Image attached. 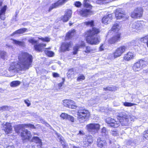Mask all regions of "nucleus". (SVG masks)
Returning a JSON list of instances; mask_svg holds the SVG:
<instances>
[{
  "label": "nucleus",
  "mask_w": 148,
  "mask_h": 148,
  "mask_svg": "<svg viewBox=\"0 0 148 148\" xmlns=\"http://www.w3.org/2000/svg\"><path fill=\"white\" fill-rule=\"evenodd\" d=\"M18 62L12 64L9 68L10 71L15 69L16 70L25 71L32 66L33 57L29 53L22 52L19 53L18 56Z\"/></svg>",
  "instance_id": "obj_1"
},
{
  "label": "nucleus",
  "mask_w": 148,
  "mask_h": 148,
  "mask_svg": "<svg viewBox=\"0 0 148 148\" xmlns=\"http://www.w3.org/2000/svg\"><path fill=\"white\" fill-rule=\"evenodd\" d=\"M18 62L12 64L9 68L10 71L15 69L16 70L25 71L32 66L33 57L29 53L22 52L19 53L18 56Z\"/></svg>",
  "instance_id": "obj_2"
},
{
  "label": "nucleus",
  "mask_w": 148,
  "mask_h": 148,
  "mask_svg": "<svg viewBox=\"0 0 148 148\" xmlns=\"http://www.w3.org/2000/svg\"><path fill=\"white\" fill-rule=\"evenodd\" d=\"M99 32L98 29L93 27L92 30L87 31L86 38L87 42L91 45H97L99 43L100 39L99 37L97 35Z\"/></svg>",
  "instance_id": "obj_3"
},
{
  "label": "nucleus",
  "mask_w": 148,
  "mask_h": 148,
  "mask_svg": "<svg viewBox=\"0 0 148 148\" xmlns=\"http://www.w3.org/2000/svg\"><path fill=\"white\" fill-rule=\"evenodd\" d=\"M127 49V47L122 46L118 48L112 54H110L108 55V58L111 60L121 56L124 53Z\"/></svg>",
  "instance_id": "obj_4"
},
{
  "label": "nucleus",
  "mask_w": 148,
  "mask_h": 148,
  "mask_svg": "<svg viewBox=\"0 0 148 148\" xmlns=\"http://www.w3.org/2000/svg\"><path fill=\"white\" fill-rule=\"evenodd\" d=\"M117 119L119 121V123L122 125L128 126L130 124V116L125 113L120 112L117 114Z\"/></svg>",
  "instance_id": "obj_5"
},
{
  "label": "nucleus",
  "mask_w": 148,
  "mask_h": 148,
  "mask_svg": "<svg viewBox=\"0 0 148 148\" xmlns=\"http://www.w3.org/2000/svg\"><path fill=\"white\" fill-rule=\"evenodd\" d=\"M77 115L79 121L82 123L85 121L86 119H88L90 114L88 110L81 108L78 111Z\"/></svg>",
  "instance_id": "obj_6"
},
{
  "label": "nucleus",
  "mask_w": 148,
  "mask_h": 148,
  "mask_svg": "<svg viewBox=\"0 0 148 148\" xmlns=\"http://www.w3.org/2000/svg\"><path fill=\"white\" fill-rule=\"evenodd\" d=\"M147 63V61L140 60L134 64L132 67L133 69L135 72L139 71L145 67Z\"/></svg>",
  "instance_id": "obj_7"
},
{
  "label": "nucleus",
  "mask_w": 148,
  "mask_h": 148,
  "mask_svg": "<svg viewBox=\"0 0 148 148\" xmlns=\"http://www.w3.org/2000/svg\"><path fill=\"white\" fill-rule=\"evenodd\" d=\"M144 26V23L143 21H138L133 23L130 28L132 31L137 32L142 29Z\"/></svg>",
  "instance_id": "obj_8"
},
{
  "label": "nucleus",
  "mask_w": 148,
  "mask_h": 148,
  "mask_svg": "<svg viewBox=\"0 0 148 148\" xmlns=\"http://www.w3.org/2000/svg\"><path fill=\"white\" fill-rule=\"evenodd\" d=\"M100 126L97 123H90L86 126V129L89 132L92 134L97 133L99 129Z\"/></svg>",
  "instance_id": "obj_9"
},
{
  "label": "nucleus",
  "mask_w": 148,
  "mask_h": 148,
  "mask_svg": "<svg viewBox=\"0 0 148 148\" xmlns=\"http://www.w3.org/2000/svg\"><path fill=\"white\" fill-rule=\"evenodd\" d=\"M143 10L142 8H138L135 9L131 12V16L133 18H138L142 16Z\"/></svg>",
  "instance_id": "obj_10"
},
{
  "label": "nucleus",
  "mask_w": 148,
  "mask_h": 148,
  "mask_svg": "<svg viewBox=\"0 0 148 148\" xmlns=\"http://www.w3.org/2000/svg\"><path fill=\"white\" fill-rule=\"evenodd\" d=\"M81 47H82L84 49V51L87 53H93L94 52L93 49H92L90 47H85L84 42H82L81 45H76L75 47V55L77 53V52L78 51V49Z\"/></svg>",
  "instance_id": "obj_11"
},
{
  "label": "nucleus",
  "mask_w": 148,
  "mask_h": 148,
  "mask_svg": "<svg viewBox=\"0 0 148 148\" xmlns=\"http://www.w3.org/2000/svg\"><path fill=\"white\" fill-rule=\"evenodd\" d=\"M106 121L108 125L111 127H117L120 125L119 121H116L114 119L110 117L106 119Z\"/></svg>",
  "instance_id": "obj_12"
},
{
  "label": "nucleus",
  "mask_w": 148,
  "mask_h": 148,
  "mask_svg": "<svg viewBox=\"0 0 148 148\" xmlns=\"http://www.w3.org/2000/svg\"><path fill=\"white\" fill-rule=\"evenodd\" d=\"M93 142L92 136L91 135H86L84 138L82 145L84 147H87L89 144Z\"/></svg>",
  "instance_id": "obj_13"
},
{
  "label": "nucleus",
  "mask_w": 148,
  "mask_h": 148,
  "mask_svg": "<svg viewBox=\"0 0 148 148\" xmlns=\"http://www.w3.org/2000/svg\"><path fill=\"white\" fill-rule=\"evenodd\" d=\"M121 34L120 33H114L113 36L108 40L110 44H114L120 40Z\"/></svg>",
  "instance_id": "obj_14"
},
{
  "label": "nucleus",
  "mask_w": 148,
  "mask_h": 148,
  "mask_svg": "<svg viewBox=\"0 0 148 148\" xmlns=\"http://www.w3.org/2000/svg\"><path fill=\"white\" fill-rule=\"evenodd\" d=\"M2 129L6 134L12 133V128L11 123L8 122H4L3 124Z\"/></svg>",
  "instance_id": "obj_15"
},
{
  "label": "nucleus",
  "mask_w": 148,
  "mask_h": 148,
  "mask_svg": "<svg viewBox=\"0 0 148 148\" xmlns=\"http://www.w3.org/2000/svg\"><path fill=\"white\" fill-rule=\"evenodd\" d=\"M98 146L101 148H104L106 147L107 143L105 139L103 138L99 137L97 140Z\"/></svg>",
  "instance_id": "obj_16"
},
{
  "label": "nucleus",
  "mask_w": 148,
  "mask_h": 148,
  "mask_svg": "<svg viewBox=\"0 0 148 148\" xmlns=\"http://www.w3.org/2000/svg\"><path fill=\"white\" fill-rule=\"evenodd\" d=\"M121 28L120 25L117 23H115L112 26L111 30L109 31L108 32V35L113 33H119V31Z\"/></svg>",
  "instance_id": "obj_17"
},
{
  "label": "nucleus",
  "mask_w": 148,
  "mask_h": 148,
  "mask_svg": "<svg viewBox=\"0 0 148 148\" xmlns=\"http://www.w3.org/2000/svg\"><path fill=\"white\" fill-rule=\"evenodd\" d=\"M72 45V44L71 42L63 43L60 48L61 51L64 52L69 51V48L71 47Z\"/></svg>",
  "instance_id": "obj_18"
},
{
  "label": "nucleus",
  "mask_w": 148,
  "mask_h": 148,
  "mask_svg": "<svg viewBox=\"0 0 148 148\" xmlns=\"http://www.w3.org/2000/svg\"><path fill=\"white\" fill-rule=\"evenodd\" d=\"M21 136L23 139H29L32 137L30 132L27 130H23L21 133Z\"/></svg>",
  "instance_id": "obj_19"
},
{
  "label": "nucleus",
  "mask_w": 148,
  "mask_h": 148,
  "mask_svg": "<svg viewBox=\"0 0 148 148\" xmlns=\"http://www.w3.org/2000/svg\"><path fill=\"white\" fill-rule=\"evenodd\" d=\"M2 4V2H0V19L2 20H4L5 18L4 15L6 10L7 6L5 5L1 8Z\"/></svg>",
  "instance_id": "obj_20"
},
{
  "label": "nucleus",
  "mask_w": 148,
  "mask_h": 148,
  "mask_svg": "<svg viewBox=\"0 0 148 148\" xmlns=\"http://www.w3.org/2000/svg\"><path fill=\"white\" fill-rule=\"evenodd\" d=\"M135 55L133 52H129L124 55L123 59L126 61H129L134 59Z\"/></svg>",
  "instance_id": "obj_21"
},
{
  "label": "nucleus",
  "mask_w": 148,
  "mask_h": 148,
  "mask_svg": "<svg viewBox=\"0 0 148 148\" xmlns=\"http://www.w3.org/2000/svg\"><path fill=\"white\" fill-rule=\"evenodd\" d=\"M73 101L71 100L65 99L63 101V104L69 108L73 109L74 108Z\"/></svg>",
  "instance_id": "obj_22"
},
{
  "label": "nucleus",
  "mask_w": 148,
  "mask_h": 148,
  "mask_svg": "<svg viewBox=\"0 0 148 148\" xmlns=\"http://www.w3.org/2000/svg\"><path fill=\"white\" fill-rule=\"evenodd\" d=\"M115 15L117 19H121L122 18H125V15L121 9L116 10Z\"/></svg>",
  "instance_id": "obj_23"
},
{
  "label": "nucleus",
  "mask_w": 148,
  "mask_h": 148,
  "mask_svg": "<svg viewBox=\"0 0 148 148\" xmlns=\"http://www.w3.org/2000/svg\"><path fill=\"white\" fill-rule=\"evenodd\" d=\"M46 46V44L43 43H40L38 44H36L34 45L35 50L36 51L40 52H41L44 49V47Z\"/></svg>",
  "instance_id": "obj_24"
},
{
  "label": "nucleus",
  "mask_w": 148,
  "mask_h": 148,
  "mask_svg": "<svg viewBox=\"0 0 148 148\" xmlns=\"http://www.w3.org/2000/svg\"><path fill=\"white\" fill-rule=\"evenodd\" d=\"M112 19V15L111 14H108V15L105 16L102 19V21L103 23L107 24Z\"/></svg>",
  "instance_id": "obj_25"
},
{
  "label": "nucleus",
  "mask_w": 148,
  "mask_h": 148,
  "mask_svg": "<svg viewBox=\"0 0 148 148\" xmlns=\"http://www.w3.org/2000/svg\"><path fill=\"white\" fill-rule=\"evenodd\" d=\"M71 14L72 12L71 10H67L64 16L62 18L63 21L66 22L68 21L71 17Z\"/></svg>",
  "instance_id": "obj_26"
},
{
  "label": "nucleus",
  "mask_w": 148,
  "mask_h": 148,
  "mask_svg": "<svg viewBox=\"0 0 148 148\" xmlns=\"http://www.w3.org/2000/svg\"><path fill=\"white\" fill-rule=\"evenodd\" d=\"M74 36V29H73L69 32L66 34L65 40H70L73 38Z\"/></svg>",
  "instance_id": "obj_27"
},
{
  "label": "nucleus",
  "mask_w": 148,
  "mask_h": 148,
  "mask_svg": "<svg viewBox=\"0 0 148 148\" xmlns=\"http://www.w3.org/2000/svg\"><path fill=\"white\" fill-rule=\"evenodd\" d=\"M60 117L63 119H68L72 122L74 121V118L73 116L68 115L65 113H62L60 115Z\"/></svg>",
  "instance_id": "obj_28"
},
{
  "label": "nucleus",
  "mask_w": 148,
  "mask_h": 148,
  "mask_svg": "<svg viewBox=\"0 0 148 148\" xmlns=\"http://www.w3.org/2000/svg\"><path fill=\"white\" fill-rule=\"evenodd\" d=\"M33 141L34 142L36 143L37 146L39 148L41 147L42 143L41 140L38 137L34 136L32 138Z\"/></svg>",
  "instance_id": "obj_29"
},
{
  "label": "nucleus",
  "mask_w": 148,
  "mask_h": 148,
  "mask_svg": "<svg viewBox=\"0 0 148 148\" xmlns=\"http://www.w3.org/2000/svg\"><path fill=\"white\" fill-rule=\"evenodd\" d=\"M27 29L25 28H23L18 29L14 32L12 34V36H13L16 34H22L25 32L27 30Z\"/></svg>",
  "instance_id": "obj_30"
},
{
  "label": "nucleus",
  "mask_w": 148,
  "mask_h": 148,
  "mask_svg": "<svg viewBox=\"0 0 148 148\" xmlns=\"http://www.w3.org/2000/svg\"><path fill=\"white\" fill-rule=\"evenodd\" d=\"M91 11L90 10L85 9L82 10L80 13L83 16H87L90 14Z\"/></svg>",
  "instance_id": "obj_31"
},
{
  "label": "nucleus",
  "mask_w": 148,
  "mask_h": 148,
  "mask_svg": "<svg viewBox=\"0 0 148 148\" xmlns=\"http://www.w3.org/2000/svg\"><path fill=\"white\" fill-rule=\"evenodd\" d=\"M25 127L24 124L16 125L14 127V128L16 132L17 133L20 132V130Z\"/></svg>",
  "instance_id": "obj_32"
},
{
  "label": "nucleus",
  "mask_w": 148,
  "mask_h": 148,
  "mask_svg": "<svg viewBox=\"0 0 148 148\" xmlns=\"http://www.w3.org/2000/svg\"><path fill=\"white\" fill-rule=\"evenodd\" d=\"M21 82L19 81H14L11 82L10 83V86L11 87H14L19 86Z\"/></svg>",
  "instance_id": "obj_33"
},
{
  "label": "nucleus",
  "mask_w": 148,
  "mask_h": 148,
  "mask_svg": "<svg viewBox=\"0 0 148 148\" xmlns=\"http://www.w3.org/2000/svg\"><path fill=\"white\" fill-rule=\"evenodd\" d=\"M12 40H13L12 43L16 45L23 46L24 45V43L23 42L19 41L14 39H12Z\"/></svg>",
  "instance_id": "obj_34"
},
{
  "label": "nucleus",
  "mask_w": 148,
  "mask_h": 148,
  "mask_svg": "<svg viewBox=\"0 0 148 148\" xmlns=\"http://www.w3.org/2000/svg\"><path fill=\"white\" fill-rule=\"evenodd\" d=\"M50 49L51 47H50L48 48H45L46 50L45 51V53L48 56L52 57L54 55V53L52 51H49L47 50L48 49Z\"/></svg>",
  "instance_id": "obj_35"
},
{
  "label": "nucleus",
  "mask_w": 148,
  "mask_h": 148,
  "mask_svg": "<svg viewBox=\"0 0 148 148\" xmlns=\"http://www.w3.org/2000/svg\"><path fill=\"white\" fill-rule=\"evenodd\" d=\"M90 0H84V5L85 7L91 9L92 8V6L89 3V2H90Z\"/></svg>",
  "instance_id": "obj_36"
},
{
  "label": "nucleus",
  "mask_w": 148,
  "mask_h": 148,
  "mask_svg": "<svg viewBox=\"0 0 148 148\" xmlns=\"http://www.w3.org/2000/svg\"><path fill=\"white\" fill-rule=\"evenodd\" d=\"M58 139H59L62 145L64 147V148L66 147V145L65 142L64 138L60 136H58Z\"/></svg>",
  "instance_id": "obj_37"
},
{
  "label": "nucleus",
  "mask_w": 148,
  "mask_h": 148,
  "mask_svg": "<svg viewBox=\"0 0 148 148\" xmlns=\"http://www.w3.org/2000/svg\"><path fill=\"white\" fill-rule=\"evenodd\" d=\"M140 40L141 42L147 44L148 43V35L141 38Z\"/></svg>",
  "instance_id": "obj_38"
},
{
  "label": "nucleus",
  "mask_w": 148,
  "mask_h": 148,
  "mask_svg": "<svg viewBox=\"0 0 148 148\" xmlns=\"http://www.w3.org/2000/svg\"><path fill=\"white\" fill-rule=\"evenodd\" d=\"M101 133L102 136H105L108 134V132L105 127H103L101 130Z\"/></svg>",
  "instance_id": "obj_39"
},
{
  "label": "nucleus",
  "mask_w": 148,
  "mask_h": 148,
  "mask_svg": "<svg viewBox=\"0 0 148 148\" xmlns=\"http://www.w3.org/2000/svg\"><path fill=\"white\" fill-rule=\"evenodd\" d=\"M74 74V72L73 69H69L67 73V76L69 77H71V76L73 75Z\"/></svg>",
  "instance_id": "obj_40"
},
{
  "label": "nucleus",
  "mask_w": 148,
  "mask_h": 148,
  "mask_svg": "<svg viewBox=\"0 0 148 148\" xmlns=\"http://www.w3.org/2000/svg\"><path fill=\"white\" fill-rule=\"evenodd\" d=\"M84 24L87 26L92 27L93 26L94 21L92 20H91L90 21L86 22L84 23Z\"/></svg>",
  "instance_id": "obj_41"
},
{
  "label": "nucleus",
  "mask_w": 148,
  "mask_h": 148,
  "mask_svg": "<svg viewBox=\"0 0 148 148\" xmlns=\"http://www.w3.org/2000/svg\"><path fill=\"white\" fill-rule=\"evenodd\" d=\"M111 133L114 136H116L119 135V132L116 130H111Z\"/></svg>",
  "instance_id": "obj_42"
},
{
  "label": "nucleus",
  "mask_w": 148,
  "mask_h": 148,
  "mask_svg": "<svg viewBox=\"0 0 148 148\" xmlns=\"http://www.w3.org/2000/svg\"><path fill=\"white\" fill-rule=\"evenodd\" d=\"M123 105L125 106L131 107L134 105H136V104L130 102H125L124 103Z\"/></svg>",
  "instance_id": "obj_43"
},
{
  "label": "nucleus",
  "mask_w": 148,
  "mask_h": 148,
  "mask_svg": "<svg viewBox=\"0 0 148 148\" xmlns=\"http://www.w3.org/2000/svg\"><path fill=\"white\" fill-rule=\"evenodd\" d=\"M25 127H29L32 129H35L36 127L33 125L31 124H25Z\"/></svg>",
  "instance_id": "obj_44"
},
{
  "label": "nucleus",
  "mask_w": 148,
  "mask_h": 148,
  "mask_svg": "<svg viewBox=\"0 0 148 148\" xmlns=\"http://www.w3.org/2000/svg\"><path fill=\"white\" fill-rule=\"evenodd\" d=\"M143 135L145 138L147 139H148V129L143 132Z\"/></svg>",
  "instance_id": "obj_45"
},
{
  "label": "nucleus",
  "mask_w": 148,
  "mask_h": 148,
  "mask_svg": "<svg viewBox=\"0 0 148 148\" xmlns=\"http://www.w3.org/2000/svg\"><path fill=\"white\" fill-rule=\"evenodd\" d=\"M109 0H97L96 2L98 4H103L104 3L108 2Z\"/></svg>",
  "instance_id": "obj_46"
},
{
  "label": "nucleus",
  "mask_w": 148,
  "mask_h": 148,
  "mask_svg": "<svg viewBox=\"0 0 148 148\" xmlns=\"http://www.w3.org/2000/svg\"><path fill=\"white\" fill-rule=\"evenodd\" d=\"M28 41L29 42L32 43V45L36 44L37 42V40H34L33 38H30L28 40Z\"/></svg>",
  "instance_id": "obj_47"
},
{
  "label": "nucleus",
  "mask_w": 148,
  "mask_h": 148,
  "mask_svg": "<svg viewBox=\"0 0 148 148\" xmlns=\"http://www.w3.org/2000/svg\"><path fill=\"white\" fill-rule=\"evenodd\" d=\"M39 39L43 41H45L47 42H48L50 41V38L48 37H46L45 38H38Z\"/></svg>",
  "instance_id": "obj_48"
},
{
  "label": "nucleus",
  "mask_w": 148,
  "mask_h": 148,
  "mask_svg": "<svg viewBox=\"0 0 148 148\" xmlns=\"http://www.w3.org/2000/svg\"><path fill=\"white\" fill-rule=\"evenodd\" d=\"M130 43L131 46H136L138 44L137 40H133L130 42Z\"/></svg>",
  "instance_id": "obj_49"
},
{
  "label": "nucleus",
  "mask_w": 148,
  "mask_h": 148,
  "mask_svg": "<svg viewBox=\"0 0 148 148\" xmlns=\"http://www.w3.org/2000/svg\"><path fill=\"white\" fill-rule=\"evenodd\" d=\"M6 55V53L4 51L0 52V58L2 59H4L5 56Z\"/></svg>",
  "instance_id": "obj_50"
},
{
  "label": "nucleus",
  "mask_w": 148,
  "mask_h": 148,
  "mask_svg": "<svg viewBox=\"0 0 148 148\" xmlns=\"http://www.w3.org/2000/svg\"><path fill=\"white\" fill-rule=\"evenodd\" d=\"M104 89L106 91H113L114 90V88L112 87H108L107 88H104Z\"/></svg>",
  "instance_id": "obj_51"
},
{
  "label": "nucleus",
  "mask_w": 148,
  "mask_h": 148,
  "mask_svg": "<svg viewBox=\"0 0 148 148\" xmlns=\"http://www.w3.org/2000/svg\"><path fill=\"white\" fill-rule=\"evenodd\" d=\"M85 78V77L83 75L79 76L77 79V81L80 82L84 80Z\"/></svg>",
  "instance_id": "obj_52"
},
{
  "label": "nucleus",
  "mask_w": 148,
  "mask_h": 148,
  "mask_svg": "<svg viewBox=\"0 0 148 148\" xmlns=\"http://www.w3.org/2000/svg\"><path fill=\"white\" fill-rule=\"evenodd\" d=\"M81 5V3L79 1H76L75 3V5L77 7H79Z\"/></svg>",
  "instance_id": "obj_53"
},
{
  "label": "nucleus",
  "mask_w": 148,
  "mask_h": 148,
  "mask_svg": "<svg viewBox=\"0 0 148 148\" xmlns=\"http://www.w3.org/2000/svg\"><path fill=\"white\" fill-rule=\"evenodd\" d=\"M24 102L25 103L27 104L28 106H30L31 103L29 100H25Z\"/></svg>",
  "instance_id": "obj_54"
},
{
  "label": "nucleus",
  "mask_w": 148,
  "mask_h": 148,
  "mask_svg": "<svg viewBox=\"0 0 148 148\" xmlns=\"http://www.w3.org/2000/svg\"><path fill=\"white\" fill-rule=\"evenodd\" d=\"M53 75L54 77H59V75L58 73H53Z\"/></svg>",
  "instance_id": "obj_55"
},
{
  "label": "nucleus",
  "mask_w": 148,
  "mask_h": 148,
  "mask_svg": "<svg viewBox=\"0 0 148 148\" xmlns=\"http://www.w3.org/2000/svg\"><path fill=\"white\" fill-rule=\"evenodd\" d=\"M130 116V119L131 121H134V120L135 119V117L132 115H128Z\"/></svg>",
  "instance_id": "obj_56"
},
{
  "label": "nucleus",
  "mask_w": 148,
  "mask_h": 148,
  "mask_svg": "<svg viewBox=\"0 0 148 148\" xmlns=\"http://www.w3.org/2000/svg\"><path fill=\"white\" fill-rule=\"evenodd\" d=\"M104 47H103V44L101 45L99 47L100 51H103L104 49Z\"/></svg>",
  "instance_id": "obj_57"
},
{
  "label": "nucleus",
  "mask_w": 148,
  "mask_h": 148,
  "mask_svg": "<svg viewBox=\"0 0 148 148\" xmlns=\"http://www.w3.org/2000/svg\"><path fill=\"white\" fill-rule=\"evenodd\" d=\"M85 134L84 133V132L83 131H79V133L78 134V135H84Z\"/></svg>",
  "instance_id": "obj_58"
},
{
  "label": "nucleus",
  "mask_w": 148,
  "mask_h": 148,
  "mask_svg": "<svg viewBox=\"0 0 148 148\" xmlns=\"http://www.w3.org/2000/svg\"><path fill=\"white\" fill-rule=\"evenodd\" d=\"M16 15H15V18H13V20H14L15 21H17V20H16V18L17 16V15L18 13V12L16 11Z\"/></svg>",
  "instance_id": "obj_59"
},
{
  "label": "nucleus",
  "mask_w": 148,
  "mask_h": 148,
  "mask_svg": "<svg viewBox=\"0 0 148 148\" xmlns=\"http://www.w3.org/2000/svg\"><path fill=\"white\" fill-rule=\"evenodd\" d=\"M2 108L3 110H5L8 109V107L7 106H2Z\"/></svg>",
  "instance_id": "obj_60"
},
{
  "label": "nucleus",
  "mask_w": 148,
  "mask_h": 148,
  "mask_svg": "<svg viewBox=\"0 0 148 148\" xmlns=\"http://www.w3.org/2000/svg\"><path fill=\"white\" fill-rule=\"evenodd\" d=\"M6 46L7 47L10 48V49H12V46L10 45H9L8 44H7L6 45Z\"/></svg>",
  "instance_id": "obj_61"
},
{
  "label": "nucleus",
  "mask_w": 148,
  "mask_h": 148,
  "mask_svg": "<svg viewBox=\"0 0 148 148\" xmlns=\"http://www.w3.org/2000/svg\"><path fill=\"white\" fill-rule=\"evenodd\" d=\"M45 124L47 127H50V125L47 122H45Z\"/></svg>",
  "instance_id": "obj_62"
},
{
  "label": "nucleus",
  "mask_w": 148,
  "mask_h": 148,
  "mask_svg": "<svg viewBox=\"0 0 148 148\" xmlns=\"http://www.w3.org/2000/svg\"><path fill=\"white\" fill-rule=\"evenodd\" d=\"M62 86V84L61 83H60L58 84V86L60 87Z\"/></svg>",
  "instance_id": "obj_63"
},
{
  "label": "nucleus",
  "mask_w": 148,
  "mask_h": 148,
  "mask_svg": "<svg viewBox=\"0 0 148 148\" xmlns=\"http://www.w3.org/2000/svg\"><path fill=\"white\" fill-rule=\"evenodd\" d=\"M7 148H14L13 146L9 147Z\"/></svg>",
  "instance_id": "obj_64"
}]
</instances>
